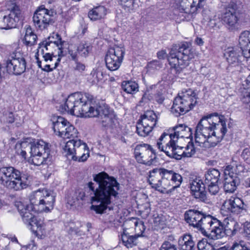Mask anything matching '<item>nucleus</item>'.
<instances>
[{
  "label": "nucleus",
  "mask_w": 250,
  "mask_h": 250,
  "mask_svg": "<svg viewBox=\"0 0 250 250\" xmlns=\"http://www.w3.org/2000/svg\"><path fill=\"white\" fill-rule=\"evenodd\" d=\"M93 179L98 186L95 188L92 182L87 184L94 194L91 199L92 205L90 208L97 214H102L111 204V199L118 195L120 185L114 178L104 172L94 175Z\"/></svg>",
  "instance_id": "f257e3e1"
},
{
  "label": "nucleus",
  "mask_w": 250,
  "mask_h": 250,
  "mask_svg": "<svg viewBox=\"0 0 250 250\" xmlns=\"http://www.w3.org/2000/svg\"><path fill=\"white\" fill-rule=\"evenodd\" d=\"M227 131L224 116L217 113L203 117L197 124L195 131L196 143H202L201 136L210 143V147H215L222 140Z\"/></svg>",
  "instance_id": "f03ea898"
},
{
  "label": "nucleus",
  "mask_w": 250,
  "mask_h": 250,
  "mask_svg": "<svg viewBox=\"0 0 250 250\" xmlns=\"http://www.w3.org/2000/svg\"><path fill=\"white\" fill-rule=\"evenodd\" d=\"M55 201V195L52 191L45 189L35 191L30 196V204L21 201L15 203V206L20 212L23 221L26 224L33 219V212H48L53 209Z\"/></svg>",
  "instance_id": "7ed1b4c3"
},
{
  "label": "nucleus",
  "mask_w": 250,
  "mask_h": 250,
  "mask_svg": "<svg viewBox=\"0 0 250 250\" xmlns=\"http://www.w3.org/2000/svg\"><path fill=\"white\" fill-rule=\"evenodd\" d=\"M148 182L152 188L162 193L171 192L179 187L182 182L180 174L172 170L155 168L149 171Z\"/></svg>",
  "instance_id": "20e7f679"
},
{
  "label": "nucleus",
  "mask_w": 250,
  "mask_h": 250,
  "mask_svg": "<svg viewBox=\"0 0 250 250\" xmlns=\"http://www.w3.org/2000/svg\"><path fill=\"white\" fill-rule=\"evenodd\" d=\"M91 100L88 94L75 92L68 97L63 108L71 115L90 117L96 105Z\"/></svg>",
  "instance_id": "39448f33"
},
{
  "label": "nucleus",
  "mask_w": 250,
  "mask_h": 250,
  "mask_svg": "<svg viewBox=\"0 0 250 250\" xmlns=\"http://www.w3.org/2000/svg\"><path fill=\"white\" fill-rule=\"evenodd\" d=\"M190 45L189 42H183L172 46L168 61L171 67L174 69L176 73H179L183 68L188 66L194 58Z\"/></svg>",
  "instance_id": "423d86ee"
},
{
  "label": "nucleus",
  "mask_w": 250,
  "mask_h": 250,
  "mask_svg": "<svg viewBox=\"0 0 250 250\" xmlns=\"http://www.w3.org/2000/svg\"><path fill=\"white\" fill-rule=\"evenodd\" d=\"M28 177L13 167L0 168V184L10 190L18 191L26 188Z\"/></svg>",
  "instance_id": "0eeeda50"
},
{
  "label": "nucleus",
  "mask_w": 250,
  "mask_h": 250,
  "mask_svg": "<svg viewBox=\"0 0 250 250\" xmlns=\"http://www.w3.org/2000/svg\"><path fill=\"white\" fill-rule=\"evenodd\" d=\"M197 99L194 90L184 89L174 99L171 111L176 117L184 115L194 108L197 103Z\"/></svg>",
  "instance_id": "6e6552de"
},
{
  "label": "nucleus",
  "mask_w": 250,
  "mask_h": 250,
  "mask_svg": "<svg viewBox=\"0 0 250 250\" xmlns=\"http://www.w3.org/2000/svg\"><path fill=\"white\" fill-rule=\"evenodd\" d=\"M25 145L30 150V157L28 160L29 163L35 166L47 164L50 161L49 159L50 149L48 143L43 140H38L32 144L22 143L21 147Z\"/></svg>",
  "instance_id": "1a4fd4ad"
},
{
  "label": "nucleus",
  "mask_w": 250,
  "mask_h": 250,
  "mask_svg": "<svg viewBox=\"0 0 250 250\" xmlns=\"http://www.w3.org/2000/svg\"><path fill=\"white\" fill-rule=\"evenodd\" d=\"M196 229L204 235H210L216 239L222 238L224 233L222 222L210 215H206L205 213Z\"/></svg>",
  "instance_id": "9d476101"
},
{
  "label": "nucleus",
  "mask_w": 250,
  "mask_h": 250,
  "mask_svg": "<svg viewBox=\"0 0 250 250\" xmlns=\"http://www.w3.org/2000/svg\"><path fill=\"white\" fill-rule=\"evenodd\" d=\"M64 151L67 157L70 156L74 161H85L89 157V149L85 143L80 139H72L66 142Z\"/></svg>",
  "instance_id": "9b49d317"
},
{
  "label": "nucleus",
  "mask_w": 250,
  "mask_h": 250,
  "mask_svg": "<svg viewBox=\"0 0 250 250\" xmlns=\"http://www.w3.org/2000/svg\"><path fill=\"white\" fill-rule=\"evenodd\" d=\"M97 117L104 127H113L117 123L116 115L107 104L102 103L96 104L90 117Z\"/></svg>",
  "instance_id": "f8f14e48"
},
{
  "label": "nucleus",
  "mask_w": 250,
  "mask_h": 250,
  "mask_svg": "<svg viewBox=\"0 0 250 250\" xmlns=\"http://www.w3.org/2000/svg\"><path fill=\"white\" fill-rule=\"evenodd\" d=\"M9 12L5 10L0 11V29H9L16 27L20 21L21 12L20 8L13 3L8 8Z\"/></svg>",
  "instance_id": "ddd939ff"
},
{
  "label": "nucleus",
  "mask_w": 250,
  "mask_h": 250,
  "mask_svg": "<svg viewBox=\"0 0 250 250\" xmlns=\"http://www.w3.org/2000/svg\"><path fill=\"white\" fill-rule=\"evenodd\" d=\"M26 68V61L20 51L15 50L10 54L6 62L9 74L20 75L25 72Z\"/></svg>",
  "instance_id": "4468645a"
},
{
  "label": "nucleus",
  "mask_w": 250,
  "mask_h": 250,
  "mask_svg": "<svg viewBox=\"0 0 250 250\" xmlns=\"http://www.w3.org/2000/svg\"><path fill=\"white\" fill-rule=\"evenodd\" d=\"M157 116L152 110H148L141 115L136 125V132L141 136L147 135L155 126Z\"/></svg>",
  "instance_id": "2eb2a0df"
},
{
  "label": "nucleus",
  "mask_w": 250,
  "mask_h": 250,
  "mask_svg": "<svg viewBox=\"0 0 250 250\" xmlns=\"http://www.w3.org/2000/svg\"><path fill=\"white\" fill-rule=\"evenodd\" d=\"M134 155L139 163L147 166L155 165L157 162L154 150L146 144L137 145L134 149Z\"/></svg>",
  "instance_id": "dca6fc26"
},
{
  "label": "nucleus",
  "mask_w": 250,
  "mask_h": 250,
  "mask_svg": "<svg viewBox=\"0 0 250 250\" xmlns=\"http://www.w3.org/2000/svg\"><path fill=\"white\" fill-rule=\"evenodd\" d=\"M53 14V10L46 9L44 5L39 6L33 17V21L36 28L42 30L54 23Z\"/></svg>",
  "instance_id": "f3484780"
},
{
  "label": "nucleus",
  "mask_w": 250,
  "mask_h": 250,
  "mask_svg": "<svg viewBox=\"0 0 250 250\" xmlns=\"http://www.w3.org/2000/svg\"><path fill=\"white\" fill-rule=\"evenodd\" d=\"M125 55V49L118 46L110 48L105 56L106 67L110 71L117 70L120 66Z\"/></svg>",
  "instance_id": "a211bd4d"
},
{
  "label": "nucleus",
  "mask_w": 250,
  "mask_h": 250,
  "mask_svg": "<svg viewBox=\"0 0 250 250\" xmlns=\"http://www.w3.org/2000/svg\"><path fill=\"white\" fill-rule=\"evenodd\" d=\"M245 205L243 201L235 196L226 199L221 207V212L223 216L238 214L244 210Z\"/></svg>",
  "instance_id": "6ab92c4d"
},
{
  "label": "nucleus",
  "mask_w": 250,
  "mask_h": 250,
  "mask_svg": "<svg viewBox=\"0 0 250 250\" xmlns=\"http://www.w3.org/2000/svg\"><path fill=\"white\" fill-rule=\"evenodd\" d=\"M177 9L181 12L194 14L202 9L205 4V0H174Z\"/></svg>",
  "instance_id": "aec40b11"
},
{
  "label": "nucleus",
  "mask_w": 250,
  "mask_h": 250,
  "mask_svg": "<svg viewBox=\"0 0 250 250\" xmlns=\"http://www.w3.org/2000/svg\"><path fill=\"white\" fill-rule=\"evenodd\" d=\"M177 143L174 137H170L168 133L164 132L157 143V146L159 149L164 152L170 158L173 157L174 147Z\"/></svg>",
  "instance_id": "412c9836"
},
{
  "label": "nucleus",
  "mask_w": 250,
  "mask_h": 250,
  "mask_svg": "<svg viewBox=\"0 0 250 250\" xmlns=\"http://www.w3.org/2000/svg\"><path fill=\"white\" fill-rule=\"evenodd\" d=\"M220 176L219 171L215 168L209 169L205 174V185L208 187V190L211 195H216L219 192L218 184Z\"/></svg>",
  "instance_id": "4be33fe9"
},
{
  "label": "nucleus",
  "mask_w": 250,
  "mask_h": 250,
  "mask_svg": "<svg viewBox=\"0 0 250 250\" xmlns=\"http://www.w3.org/2000/svg\"><path fill=\"white\" fill-rule=\"evenodd\" d=\"M239 15L237 5L234 3H230L226 8L223 17V21L229 29H234L237 27Z\"/></svg>",
  "instance_id": "5701e85b"
},
{
  "label": "nucleus",
  "mask_w": 250,
  "mask_h": 250,
  "mask_svg": "<svg viewBox=\"0 0 250 250\" xmlns=\"http://www.w3.org/2000/svg\"><path fill=\"white\" fill-rule=\"evenodd\" d=\"M189 185L191 191L195 198L205 203L210 202L205 190L206 186L205 183H203L201 180L196 178L195 179L190 180Z\"/></svg>",
  "instance_id": "b1692460"
},
{
  "label": "nucleus",
  "mask_w": 250,
  "mask_h": 250,
  "mask_svg": "<svg viewBox=\"0 0 250 250\" xmlns=\"http://www.w3.org/2000/svg\"><path fill=\"white\" fill-rule=\"evenodd\" d=\"M63 42L62 41L61 36L58 34L53 33L45 41L39 43V49L44 48L47 51L49 47L56 46L59 49L58 56L61 57L62 51V50Z\"/></svg>",
  "instance_id": "393cba45"
},
{
  "label": "nucleus",
  "mask_w": 250,
  "mask_h": 250,
  "mask_svg": "<svg viewBox=\"0 0 250 250\" xmlns=\"http://www.w3.org/2000/svg\"><path fill=\"white\" fill-rule=\"evenodd\" d=\"M224 55L229 65L236 66L241 62L243 55L241 50L229 47L225 50Z\"/></svg>",
  "instance_id": "a878e982"
},
{
  "label": "nucleus",
  "mask_w": 250,
  "mask_h": 250,
  "mask_svg": "<svg viewBox=\"0 0 250 250\" xmlns=\"http://www.w3.org/2000/svg\"><path fill=\"white\" fill-rule=\"evenodd\" d=\"M203 214V212L197 209H188L184 213V219L189 226L196 229L202 219Z\"/></svg>",
  "instance_id": "bb28decb"
},
{
  "label": "nucleus",
  "mask_w": 250,
  "mask_h": 250,
  "mask_svg": "<svg viewBox=\"0 0 250 250\" xmlns=\"http://www.w3.org/2000/svg\"><path fill=\"white\" fill-rule=\"evenodd\" d=\"M173 133L168 134L170 137H174L175 140L179 138H186L188 139L192 136L191 129L185 124H180L173 127Z\"/></svg>",
  "instance_id": "cd10ccee"
},
{
  "label": "nucleus",
  "mask_w": 250,
  "mask_h": 250,
  "mask_svg": "<svg viewBox=\"0 0 250 250\" xmlns=\"http://www.w3.org/2000/svg\"><path fill=\"white\" fill-rule=\"evenodd\" d=\"M240 183V179L237 176L232 175V176H225L223 182V188L225 192L233 193Z\"/></svg>",
  "instance_id": "c85d7f7f"
},
{
  "label": "nucleus",
  "mask_w": 250,
  "mask_h": 250,
  "mask_svg": "<svg viewBox=\"0 0 250 250\" xmlns=\"http://www.w3.org/2000/svg\"><path fill=\"white\" fill-rule=\"evenodd\" d=\"M69 122L67 121L64 118L58 116L56 118H54L53 121V128L54 132L59 136L62 137L65 131L66 128L67 126V124Z\"/></svg>",
  "instance_id": "c756f323"
},
{
  "label": "nucleus",
  "mask_w": 250,
  "mask_h": 250,
  "mask_svg": "<svg viewBox=\"0 0 250 250\" xmlns=\"http://www.w3.org/2000/svg\"><path fill=\"white\" fill-rule=\"evenodd\" d=\"M191 235L185 234L178 240L179 248L181 250H195V243Z\"/></svg>",
  "instance_id": "7c9ffc66"
},
{
  "label": "nucleus",
  "mask_w": 250,
  "mask_h": 250,
  "mask_svg": "<svg viewBox=\"0 0 250 250\" xmlns=\"http://www.w3.org/2000/svg\"><path fill=\"white\" fill-rule=\"evenodd\" d=\"M140 237L139 234L131 235L124 230L121 235V239L123 244L127 248H132L138 244V238Z\"/></svg>",
  "instance_id": "2f4dec72"
},
{
  "label": "nucleus",
  "mask_w": 250,
  "mask_h": 250,
  "mask_svg": "<svg viewBox=\"0 0 250 250\" xmlns=\"http://www.w3.org/2000/svg\"><path fill=\"white\" fill-rule=\"evenodd\" d=\"M34 232H42L45 229L44 219L42 217H34L27 224Z\"/></svg>",
  "instance_id": "473e14b6"
},
{
  "label": "nucleus",
  "mask_w": 250,
  "mask_h": 250,
  "mask_svg": "<svg viewBox=\"0 0 250 250\" xmlns=\"http://www.w3.org/2000/svg\"><path fill=\"white\" fill-rule=\"evenodd\" d=\"M106 14V8L103 6L94 8L88 12V17L92 21H97L104 18Z\"/></svg>",
  "instance_id": "72a5a7b5"
},
{
  "label": "nucleus",
  "mask_w": 250,
  "mask_h": 250,
  "mask_svg": "<svg viewBox=\"0 0 250 250\" xmlns=\"http://www.w3.org/2000/svg\"><path fill=\"white\" fill-rule=\"evenodd\" d=\"M93 46L87 42H82L77 46V52L79 55L83 58L87 57L92 52Z\"/></svg>",
  "instance_id": "f704fd0d"
},
{
  "label": "nucleus",
  "mask_w": 250,
  "mask_h": 250,
  "mask_svg": "<svg viewBox=\"0 0 250 250\" xmlns=\"http://www.w3.org/2000/svg\"><path fill=\"white\" fill-rule=\"evenodd\" d=\"M240 229L239 224L234 221H230L224 228L223 227L224 233L222 235L223 237L225 234L228 236H233Z\"/></svg>",
  "instance_id": "c9c22d12"
},
{
  "label": "nucleus",
  "mask_w": 250,
  "mask_h": 250,
  "mask_svg": "<svg viewBox=\"0 0 250 250\" xmlns=\"http://www.w3.org/2000/svg\"><path fill=\"white\" fill-rule=\"evenodd\" d=\"M37 36L34 33L31 27L26 28L24 38L25 43L28 46H32L36 43Z\"/></svg>",
  "instance_id": "e433bc0d"
},
{
  "label": "nucleus",
  "mask_w": 250,
  "mask_h": 250,
  "mask_svg": "<svg viewBox=\"0 0 250 250\" xmlns=\"http://www.w3.org/2000/svg\"><path fill=\"white\" fill-rule=\"evenodd\" d=\"M122 89L126 93L134 94L138 91V85L135 82L124 81L122 83Z\"/></svg>",
  "instance_id": "4c0bfd02"
},
{
  "label": "nucleus",
  "mask_w": 250,
  "mask_h": 250,
  "mask_svg": "<svg viewBox=\"0 0 250 250\" xmlns=\"http://www.w3.org/2000/svg\"><path fill=\"white\" fill-rule=\"evenodd\" d=\"M66 229L68 234L71 235L82 236L85 235V232L77 227L74 222H70L68 226H66Z\"/></svg>",
  "instance_id": "58836bf2"
},
{
  "label": "nucleus",
  "mask_w": 250,
  "mask_h": 250,
  "mask_svg": "<svg viewBox=\"0 0 250 250\" xmlns=\"http://www.w3.org/2000/svg\"><path fill=\"white\" fill-rule=\"evenodd\" d=\"M250 43V32L244 31L242 32L239 38V44L241 50L242 48H246L249 43Z\"/></svg>",
  "instance_id": "ea45409f"
},
{
  "label": "nucleus",
  "mask_w": 250,
  "mask_h": 250,
  "mask_svg": "<svg viewBox=\"0 0 250 250\" xmlns=\"http://www.w3.org/2000/svg\"><path fill=\"white\" fill-rule=\"evenodd\" d=\"M214 250H250V248L247 246L244 241H240L234 242L229 249H228L226 247H222L219 249H215Z\"/></svg>",
  "instance_id": "a19ab883"
},
{
  "label": "nucleus",
  "mask_w": 250,
  "mask_h": 250,
  "mask_svg": "<svg viewBox=\"0 0 250 250\" xmlns=\"http://www.w3.org/2000/svg\"><path fill=\"white\" fill-rule=\"evenodd\" d=\"M66 129V130L63 134V136L62 137L66 138H72V139H75V138H77L78 134L77 130L70 123L67 124V126Z\"/></svg>",
  "instance_id": "79ce46f5"
},
{
  "label": "nucleus",
  "mask_w": 250,
  "mask_h": 250,
  "mask_svg": "<svg viewBox=\"0 0 250 250\" xmlns=\"http://www.w3.org/2000/svg\"><path fill=\"white\" fill-rule=\"evenodd\" d=\"M247 83V87L241 88V99L243 103L249 104L250 108V82Z\"/></svg>",
  "instance_id": "37998d69"
},
{
  "label": "nucleus",
  "mask_w": 250,
  "mask_h": 250,
  "mask_svg": "<svg viewBox=\"0 0 250 250\" xmlns=\"http://www.w3.org/2000/svg\"><path fill=\"white\" fill-rule=\"evenodd\" d=\"M232 163L229 165L226 166L224 168V175L225 176H236V167H235V160L234 158L232 159Z\"/></svg>",
  "instance_id": "c03bdc74"
},
{
  "label": "nucleus",
  "mask_w": 250,
  "mask_h": 250,
  "mask_svg": "<svg viewBox=\"0 0 250 250\" xmlns=\"http://www.w3.org/2000/svg\"><path fill=\"white\" fill-rule=\"evenodd\" d=\"M174 148L173 158L180 160L182 157H186L184 146H180L176 143Z\"/></svg>",
  "instance_id": "a18cd8bd"
},
{
  "label": "nucleus",
  "mask_w": 250,
  "mask_h": 250,
  "mask_svg": "<svg viewBox=\"0 0 250 250\" xmlns=\"http://www.w3.org/2000/svg\"><path fill=\"white\" fill-rule=\"evenodd\" d=\"M184 151L185 152L186 157H190L195 153V149L193 143L191 141L184 146Z\"/></svg>",
  "instance_id": "49530a36"
},
{
  "label": "nucleus",
  "mask_w": 250,
  "mask_h": 250,
  "mask_svg": "<svg viewBox=\"0 0 250 250\" xmlns=\"http://www.w3.org/2000/svg\"><path fill=\"white\" fill-rule=\"evenodd\" d=\"M147 67L149 71L159 70L162 67V63L160 60H153L147 64Z\"/></svg>",
  "instance_id": "de8ad7c7"
},
{
  "label": "nucleus",
  "mask_w": 250,
  "mask_h": 250,
  "mask_svg": "<svg viewBox=\"0 0 250 250\" xmlns=\"http://www.w3.org/2000/svg\"><path fill=\"white\" fill-rule=\"evenodd\" d=\"M134 224L135 226V231L136 232H137V234H139L140 235V236H142L143 233L146 229L144 223L142 221H139L136 220V221L134 222Z\"/></svg>",
  "instance_id": "09e8293b"
},
{
  "label": "nucleus",
  "mask_w": 250,
  "mask_h": 250,
  "mask_svg": "<svg viewBox=\"0 0 250 250\" xmlns=\"http://www.w3.org/2000/svg\"><path fill=\"white\" fill-rule=\"evenodd\" d=\"M44 48H42L41 49H39V47L38 48V52H39L41 50V53L42 55V57L44 59V61L45 62H47L48 61H49L50 62H52L54 61V58H56V56H52V54H51L50 53H44Z\"/></svg>",
  "instance_id": "8fccbe9b"
},
{
  "label": "nucleus",
  "mask_w": 250,
  "mask_h": 250,
  "mask_svg": "<svg viewBox=\"0 0 250 250\" xmlns=\"http://www.w3.org/2000/svg\"><path fill=\"white\" fill-rule=\"evenodd\" d=\"M134 0H120V3L125 8H128V10H129L134 8Z\"/></svg>",
  "instance_id": "3c124183"
},
{
  "label": "nucleus",
  "mask_w": 250,
  "mask_h": 250,
  "mask_svg": "<svg viewBox=\"0 0 250 250\" xmlns=\"http://www.w3.org/2000/svg\"><path fill=\"white\" fill-rule=\"evenodd\" d=\"M61 57L59 56V57L56 59L55 62L54 66L51 67L52 65L50 64H46L42 68V70L44 71H52L53 69H55L58 65L60 62L61 61Z\"/></svg>",
  "instance_id": "603ef678"
},
{
  "label": "nucleus",
  "mask_w": 250,
  "mask_h": 250,
  "mask_svg": "<svg viewBox=\"0 0 250 250\" xmlns=\"http://www.w3.org/2000/svg\"><path fill=\"white\" fill-rule=\"evenodd\" d=\"M85 194L84 192L83 191H80L79 193L76 192L74 196L72 197V201L70 203L71 205L75 204L77 201L81 200H84L85 199Z\"/></svg>",
  "instance_id": "864d4df0"
},
{
  "label": "nucleus",
  "mask_w": 250,
  "mask_h": 250,
  "mask_svg": "<svg viewBox=\"0 0 250 250\" xmlns=\"http://www.w3.org/2000/svg\"><path fill=\"white\" fill-rule=\"evenodd\" d=\"M160 250H177L176 246L168 241H165Z\"/></svg>",
  "instance_id": "5fc2aeb1"
},
{
  "label": "nucleus",
  "mask_w": 250,
  "mask_h": 250,
  "mask_svg": "<svg viewBox=\"0 0 250 250\" xmlns=\"http://www.w3.org/2000/svg\"><path fill=\"white\" fill-rule=\"evenodd\" d=\"M154 225L156 227L163 228L165 225V221L163 219L162 217L157 216L155 217L153 221Z\"/></svg>",
  "instance_id": "6e6d98bb"
},
{
  "label": "nucleus",
  "mask_w": 250,
  "mask_h": 250,
  "mask_svg": "<svg viewBox=\"0 0 250 250\" xmlns=\"http://www.w3.org/2000/svg\"><path fill=\"white\" fill-rule=\"evenodd\" d=\"M73 68L75 70L82 72L84 70L85 66L84 64L79 62L78 60L76 61H74Z\"/></svg>",
  "instance_id": "4d7b16f0"
},
{
  "label": "nucleus",
  "mask_w": 250,
  "mask_h": 250,
  "mask_svg": "<svg viewBox=\"0 0 250 250\" xmlns=\"http://www.w3.org/2000/svg\"><path fill=\"white\" fill-rule=\"evenodd\" d=\"M68 54L71 57V59L74 61H76L78 60V56L77 54H78L77 52V49H69L68 50Z\"/></svg>",
  "instance_id": "13d9d810"
},
{
  "label": "nucleus",
  "mask_w": 250,
  "mask_h": 250,
  "mask_svg": "<svg viewBox=\"0 0 250 250\" xmlns=\"http://www.w3.org/2000/svg\"><path fill=\"white\" fill-rule=\"evenodd\" d=\"M243 236L247 239H250V224L244 226Z\"/></svg>",
  "instance_id": "bf43d9fd"
},
{
  "label": "nucleus",
  "mask_w": 250,
  "mask_h": 250,
  "mask_svg": "<svg viewBox=\"0 0 250 250\" xmlns=\"http://www.w3.org/2000/svg\"><path fill=\"white\" fill-rule=\"evenodd\" d=\"M5 117L6 119L5 122L7 123L12 124L15 121L14 115L12 112H9L5 114Z\"/></svg>",
  "instance_id": "052dcab7"
},
{
  "label": "nucleus",
  "mask_w": 250,
  "mask_h": 250,
  "mask_svg": "<svg viewBox=\"0 0 250 250\" xmlns=\"http://www.w3.org/2000/svg\"><path fill=\"white\" fill-rule=\"evenodd\" d=\"M241 51L242 52L244 57L250 58V43L248 44L246 48H242Z\"/></svg>",
  "instance_id": "680f3d73"
},
{
  "label": "nucleus",
  "mask_w": 250,
  "mask_h": 250,
  "mask_svg": "<svg viewBox=\"0 0 250 250\" xmlns=\"http://www.w3.org/2000/svg\"><path fill=\"white\" fill-rule=\"evenodd\" d=\"M241 156L245 161H248L250 157V150L249 148H245L241 154Z\"/></svg>",
  "instance_id": "e2e57ef3"
},
{
  "label": "nucleus",
  "mask_w": 250,
  "mask_h": 250,
  "mask_svg": "<svg viewBox=\"0 0 250 250\" xmlns=\"http://www.w3.org/2000/svg\"><path fill=\"white\" fill-rule=\"evenodd\" d=\"M157 56L159 60H164L167 57L166 50H162L157 52Z\"/></svg>",
  "instance_id": "0e129e2a"
},
{
  "label": "nucleus",
  "mask_w": 250,
  "mask_h": 250,
  "mask_svg": "<svg viewBox=\"0 0 250 250\" xmlns=\"http://www.w3.org/2000/svg\"><path fill=\"white\" fill-rule=\"evenodd\" d=\"M235 167H236V176H237L240 173L243 172L244 167L241 164H238L236 161L235 160Z\"/></svg>",
  "instance_id": "69168bd1"
},
{
  "label": "nucleus",
  "mask_w": 250,
  "mask_h": 250,
  "mask_svg": "<svg viewBox=\"0 0 250 250\" xmlns=\"http://www.w3.org/2000/svg\"><path fill=\"white\" fill-rule=\"evenodd\" d=\"M208 245L209 244L206 242L200 241L197 244V248L198 250H203L206 248V247H208Z\"/></svg>",
  "instance_id": "338daca9"
},
{
  "label": "nucleus",
  "mask_w": 250,
  "mask_h": 250,
  "mask_svg": "<svg viewBox=\"0 0 250 250\" xmlns=\"http://www.w3.org/2000/svg\"><path fill=\"white\" fill-rule=\"evenodd\" d=\"M155 101L159 104H161L163 103L165 98L160 94H157L155 96Z\"/></svg>",
  "instance_id": "774afa93"
}]
</instances>
